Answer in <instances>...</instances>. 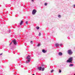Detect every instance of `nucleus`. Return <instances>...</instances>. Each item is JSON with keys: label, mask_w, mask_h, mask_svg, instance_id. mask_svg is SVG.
<instances>
[{"label": "nucleus", "mask_w": 75, "mask_h": 75, "mask_svg": "<svg viewBox=\"0 0 75 75\" xmlns=\"http://www.w3.org/2000/svg\"><path fill=\"white\" fill-rule=\"evenodd\" d=\"M12 42L13 43L14 45H17V43L16 42V40H14L12 41Z\"/></svg>", "instance_id": "4"}, {"label": "nucleus", "mask_w": 75, "mask_h": 75, "mask_svg": "<svg viewBox=\"0 0 75 75\" xmlns=\"http://www.w3.org/2000/svg\"><path fill=\"white\" fill-rule=\"evenodd\" d=\"M32 1H34V0H32Z\"/></svg>", "instance_id": "28"}, {"label": "nucleus", "mask_w": 75, "mask_h": 75, "mask_svg": "<svg viewBox=\"0 0 75 75\" xmlns=\"http://www.w3.org/2000/svg\"><path fill=\"white\" fill-rule=\"evenodd\" d=\"M59 45H60L59 46H62V44H60Z\"/></svg>", "instance_id": "25"}, {"label": "nucleus", "mask_w": 75, "mask_h": 75, "mask_svg": "<svg viewBox=\"0 0 75 75\" xmlns=\"http://www.w3.org/2000/svg\"><path fill=\"white\" fill-rule=\"evenodd\" d=\"M12 44V42H11L9 44V45H11V44Z\"/></svg>", "instance_id": "24"}, {"label": "nucleus", "mask_w": 75, "mask_h": 75, "mask_svg": "<svg viewBox=\"0 0 75 75\" xmlns=\"http://www.w3.org/2000/svg\"><path fill=\"white\" fill-rule=\"evenodd\" d=\"M53 71H54V70H52L51 71V72L52 73L53 72Z\"/></svg>", "instance_id": "21"}, {"label": "nucleus", "mask_w": 75, "mask_h": 75, "mask_svg": "<svg viewBox=\"0 0 75 75\" xmlns=\"http://www.w3.org/2000/svg\"><path fill=\"white\" fill-rule=\"evenodd\" d=\"M36 28L37 30H39L40 29V27H36Z\"/></svg>", "instance_id": "14"}, {"label": "nucleus", "mask_w": 75, "mask_h": 75, "mask_svg": "<svg viewBox=\"0 0 75 75\" xmlns=\"http://www.w3.org/2000/svg\"><path fill=\"white\" fill-rule=\"evenodd\" d=\"M30 43L31 44H33V41H31L30 42Z\"/></svg>", "instance_id": "23"}, {"label": "nucleus", "mask_w": 75, "mask_h": 75, "mask_svg": "<svg viewBox=\"0 0 75 75\" xmlns=\"http://www.w3.org/2000/svg\"><path fill=\"white\" fill-rule=\"evenodd\" d=\"M58 55L59 56H62V53L61 52H59L58 53Z\"/></svg>", "instance_id": "6"}, {"label": "nucleus", "mask_w": 75, "mask_h": 75, "mask_svg": "<svg viewBox=\"0 0 75 75\" xmlns=\"http://www.w3.org/2000/svg\"><path fill=\"white\" fill-rule=\"evenodd\" d=\"M42 52H43V53H45L46 52H47V50H45L43 49L42 50Z\"/></svg>", "instance_id": "8"}, {"label": "nucleus", "mask_w": 75, "mask_h": 75, "mask_svg": "<svg viewBox=\"0 0 75 75\" xmlns=\"http://www.w3.org/2000/svg\"><path fill=\"white\" fill-rule=\"evenodd\" d=\"M44 67H43L42 68V71H44Z\"/></svg>", "instance_id": "12"}, {"label": "nucleus", "mask_w": 75, "mask_h": 75, "mask_svg": "<svg viewBox=\"0 0 75 75\" xmlns=\"http://www.w3.org/2000/svg\"><path fill=\"white\" fill-rule=\"evenodd\" d=\"M41 69H42V67H38V70H39V71H41Z\"/></svg>", "instance_id": "7"}, {"label": "nucleus", "mask_w": 75, "mask_h": 75, "mask_svg": "<svg viewBox=\"0 0 75 75\" xmlns=\"http://www.w3.org/2000/svg\"><path fill=\"white\" fill-rule=\"evenodd\" d=\"M73 7H74V8H75V4L73 5Z\"/></svg>", "instance_id": "19"}, {"label": "nucleus", "mask_w": 75, "mask_h": 75, "mask_svg": "<svg viewBox=\"0 0 75 75\" xmlns=\"http://www.w3.org/2000/svg\"><path fill=\"white\" fill-rule=\"evenodd\" d=\"M73 66H74V64H70V65H69V67H73Z\"/></svg>", "instance_id": "10"}, {"label": "nucleus", "mask_w": 75, "mask_h": 75, "mask_svg": "<svg viewBox=\"0 0 75 75\" xmlns=\"http://www.w3.org/2000/svg\"><path fill=\"white\" fill-rule=\"evenodd\" d=\"M58 17H59V18H61V16L60 15H58Z\"/></svg>", "instance_id": "11"}, {"label": "nucleus", "mask_w": 75, "mask_h": 75, "mask_svg": "<svg viewBox=\"0 0 75 75\" xmlns=\"http://www.w3.org/2000/svg\"><path fill=\"white\" fill-rule=\"evenodd\" d=\"M32 75H34V74H33Z\"/></svg>", "instance_id": "29"}, {"label": "nucleus", "mask_w": 75, "mask_h": 75, "mask_svg": "<svg viewBox=\"0 0 75 75\" xmlns=\"http://www.w3.org/2000/svg\"><path fill=\"white\" fill-rule=\"evenodd\" d=\"M30 60H28V61H27L26 62V63H29V62H30Z\"/></svg>", "instance_id": "15"}, {"label": "nucleus", "mask_w": 75, "mask_h": 75, "mask_svg": "<svg viewBox=\"0 0 75 75\" xmlns=\"http://www.w3.org/2000/svg\"><path fill=\"white\" fill-rule=\"evenodd\" d=\"M36 13H37V10L35 9H33L32 11V14L35 15Z\"/></svg>", "instance_id": "2"}, {"label": "nucleus", "mask_w": 75, "mask_h": 75, "mask_svg": "<svg viewBox=\"0 0 75 75\" xmlns=\"http://www.w3.org/2000/svg\"><path fill=\"white\" fill-rule=\"evenodd\" d=\"M3 54V53H1L0 54V55H1Z\"/></svg>", "instance_id": "27"}, {"label": "nucleus", "mask_w": 75, "mask_h": 75, "mask_svg": "<svg viewBox=\"0 0 75 75\" xmlns=\"http://www.w3.org/2000/svg\"><path fill=\"white\" fill-rule=\"evenodd\" d=\"M61 72H62L61 70L59 69V73H61Z\"/></svg>", "instance_id": "17"}, {"label": "nucleus", "mask_w": 75, "mask_h": 75, "mask_svg": "<svg viewBox=\"0 0 75 75\" xmlns=\"http://www.w3.org/2000/svg\"><path fill=\"white\" fill-rule=\"evenodd\" d=\"M73 61V57H71L69 58L67 61V62H69V63H72Z\"/></svg>", "instance_id": "1"}, {"label": "nucleus", "mask_w": 75, "mask_h": 75, "mask_svg": "<svg viewBox=\"0 0 75 75\" xmlns=\"http://www.w3.org/2000/svg\"><path fill=\"white\" fill-rule=\"evenodd\" d=\"M30 55H28L27 58H26V59H28V61H30Z\"/></svg>", "instance_id": "5"}, {"label": "nucleus", "mask_w": 75, "mask_h": 75, "mask_svg": "<svg viewBox=\"0 0 75 75\" xmlns=\"http://www.w3.org/2000/svg\"><path fill=\"white\" fill-rule=\"evenodd\" d=\"M22 24H23V21H21V22L20 23V25H22Z\"/></svg>", "instance_id": "16"}, {"label": "nucleus", "mask_w": 75, "mask_h": 75, "mask_svg": "<svg viewBox=\"0 0 75 75\" xmlns=\"http://www.w3.org/2000/svg\"><path fill=\"white\" fill-rule=\"evenodd\" d=\"M41 45L40 44H39L37 46H38V47H40V46H41Z\"/></svg>", "instance_id": "13"}, {"label": "nucleus", "mask_w": 75, "mask_h": 75, "mask_svg": "<svg viewBox=\"0 0 75 75\" xmlns=\"http://www.w3.org/2000/svg\"><path fill=\"white\" fill-rule=\"evenodd\" d=\"M10 31H11V30H9V32L10 33Z\"/></svg>", "instance_id": "26"}, {"label": "nucleus", "mask_w": 75, "mask_h": 75, "mask_svg": "<svg viewBox=\"0 0 75 75\" xmlns=\"http://www.w3.org/2000/svg\"><path fill=\"white\" fill-rule=\"evenodd\" d=\"M45 6H47V3H45Z\"/></svg>", "instance_id": "20"}, {"label": "nucleus", "mask_w": 75, "mask_h": 75, "mask_svg": "<svg viewBox=\"0 0 75 75\" xmlns=\"http://www.w3.org/2000/svg\"><path fill=\"white\" fill-rule=\"evenodd\" d=\"M74 75H75V74H74Z\"/></svg>", "instance_id": "30"}, {"label": "nucleus", "mask_w": 75, "mask_h": 75, "mask_svg": "<svg viewBox=\"0 0 75 75\" xmlns=\"http://www.w3.org/2000/svg\"><path fill=\"white\" fill-rule=\"evenodd\" d=\"M25 23H26V24H28V21H26Z\"/></svg>", "instance_id": "22"}, {"label": "nucleus", "mask_w": 75, "mask_h": 75, "mask_svg": "<svg viewBox=\"0 0 75 75\" xmlns=\"http://www.w3.org/2000/svg\"><path fill=\"white\" fill-rule=\"evenodd\" d=\"M60 45V44H59L58 43H56L55 45L56 47H58Z\"/></svg>", "instance_id": "9"}, {"label": "nucleus", "mask_w": 75, "mask_h": 75, "mask_svg": "<svg viewBox=\"0 0 75 75\" xmlns=\"http://www.w3.org/2000/svg\"><path fill=\"white\" fill-rule=\"evenodd\" d=\"M41 33H40L38 35L39 36H41Z\"/></svg>", "instance_id": "18"}, {"label": "nucleus", "mask_w": 75, "mask_h": 75, "mask_svg": "<svg viewBox=\"0 0 75 75\" xmlns=\"http://www.w3.org/2000/svg\"><path fill=\"white\" fill-rule=\"evenodd\" d=\"M68 53L69 55H71L72 54V52L71 50H69L68 51Z\"/></svg>", "instance_id": "3"}]
</instances>
